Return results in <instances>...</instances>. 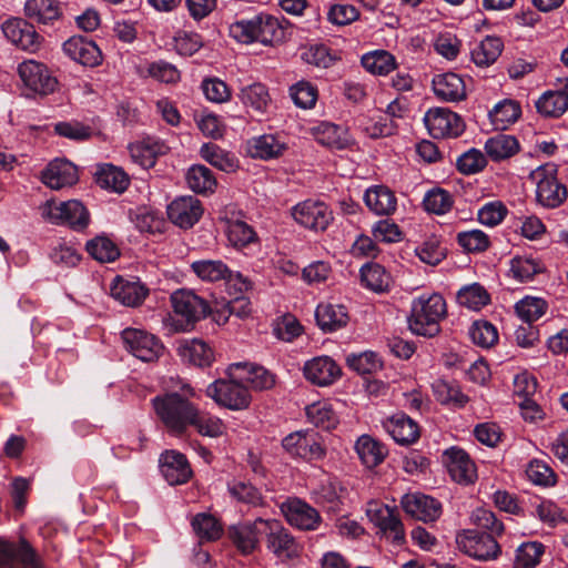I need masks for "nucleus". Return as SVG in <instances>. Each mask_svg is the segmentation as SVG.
<instances>
[{
    "label": "nucleus",
    "mask_w": 568,
    "mask_h": 568,
    "mask_svg": "<svg viewBox=\"0 0 568 568\" xmlns=\"http://www.w3.org/2000/svg\"><path fill=\"white\" fill-rule=\"evenodd\" d=\"M246 368L241 369L244 375V383L248 384L253 389H270L275 385V376L263 366L243 363Z\"/></svg>",
    "instance_id": "nucleus-51"
},
{
    "label": "nucleus",
    "mask_w": 568,
    "mask_h": 568,
    "mask_svg": "<svg viewBox=\"0 0 568 568\" xmlns=\"http://www.w3.org/2000/svg\"><path fill=\"white\" fill-rule=\"evenodd\" d=\"M489 294L478 283L462 287L457 293L459 305L469 310L478 311L489 303Z\"/></svg>",
    "instance_id": "nucleus-50"
},
{
    "label": "nucleus",
    "mask_w": 568,
    "mask_h": 568,
    "mask_svg": "<svg viewBox=\"0 0 568 568\" xmlns=\"http://www.w3.org/2000/svg\"><path fill=\"white\" fill-rule=\"evenodd\" d=\"M539 114L546 118H559L568 109V79L565 90L547 91L535 103Z\"/></svg>",
    "instance_id": "nucleus-32"
},
{
    "label": "nucleus",
    "mask_w": 568,
    "mask_h": 568,
    "mask_svg": "<svg viewBox=\"0 0 568 568\" xmlns=\"http://www.w3.org/2000/svg\"><path fill=\"white\" fill-rule=\"evenodd\" d=\"M363 67L373 74L384 75L395 68V58L387 51L377 50L362 57Z\"/></svg>",
    "instance_id": "nucleus-52"
},
{
    "label": "nucleus",
    "mask_w": 568,
    "mask_h": 568,
    "mask_svg": "<svg viewBox=\"0 0 568 568\" xmlns=\"http://www.w3.org/2000/svg\"><path fill=\"white\" fill-rule=\"evenodd\" d=\"M186 182L191 190L196 193H211L216 186V180L212 171L204 165H193L186 173Z\"/></svg>",
    "instance_id": "nucleus-46"
},
{
    "label": "nucleus",
    "mask_w": 568,
    "mask_h": 568,
    "mask_svg": "<svg viewBox=\"0 0 568 568\" xmlns=\"http://www.w3.org/2000/svg\"><path fill=\"white\" fill-rule=\"evenodd\" d=\"M263 535L266 548L278 559L290 560L300 556L301 545L278 520L265 519Z\"/></svg>",
    "instance_id": "nucleus-8"
},
{
    "label": "nucleus",
    "mask_w": 568,
    "mask_h": 568,
    "mask_svg": "<svg viewBox=\"0 0 568 568\" xmlns=\"http://www.w3.org/2000/svg\"><path fill=\"white\" fill-rule=\"evenodd\" d=\"M255 23V42L267 45L278 42L283 39L284 29L281 27L278 20L273 16L256 14Z\"/></svg>",
    "instance_id": "nucleus-42"
},
{
    "label": "nucleus",
    "mask_w": 568,
    "mask_h": 568,
    "mask_svg": "<svg viewBox=\"0 0 568 568\" xmlns=\"http://www.w3.org/2000/svg\"><path fill=\"white\" fill-rule=\"evenodd\" d=\"M362 283L374 292H384L388 288L390 276L386 270L377 263H367L361 268Z\"/></svg>",
    "instance_id": "nucleus-45"
},
{
    "label": "nucleus",
    "mask_w": 568,
    "mask_h": 568,
    "mask_svg": "<svg viewBox=\"0 0 568 568\" xmlns=\"http://www.w3.org/2000/svg\"><path fill=\"white\" fill-rule=\"evenodd\" d=\"M201 156L213 166L224 172H233L237 168V161L233 155L213 143H205L200 150Z\"/></svg>",
    "instance_id": "nucleus-47"
},
{
    "label": "nucleus",
    "mask_w": 568,
    "mask_h": 568,
    "mask_svg": "<svg viewBox=\"0 0 568 568\" xmlns=\"http://www.w3.org/2000/svg\"><path fill=\"white\" fill-rule=\"evenodd\" d=\"M88 253L101 263L113 262L119 257L120 251L116 245L105 236H97L87 243Z\"/></svg>",
    "instance_id": "nucleus-56"
},
{
    "label": "nucleus",
    "mask_w": 568,
    "mask_h": 568,
    "mask_svg": "<svg viewBox=\"0 0 568 568\" xmlns=\"http://www.w3.org/2000/svg\"><path fill=\"white\" fill-rule=\"evenodd\" d=\"M286 150L287 144L274 134L255 136L247 142L248 154L265 161L282 156Z\"/></svg>",
    "instance_id": "nucleus-29"
},
{
    "label": "nucleus",
    "mask_w": 568,
    "mask_h": 568,
    "mask_svg": "<svg viewBox=\"0 0 568 568\" xmlns=\"http://www.w3.org/2000/svg\"><path fill=\"white\" fill-rule=\"evenodd\" d=\"M453 205V195L440 187L429 190L423 199V206L425 211L437 215L446 214L452 210Z\"/></svg>",
    "instance_id": "nucleus-49"
},
{
    "label": "nucleus",
    "mask_w": 568,
    "mask_h": 568,
    "mask_svg": "<svg viewBox=\"0 0 568 568\" xmlns=\"http://www.w3.org/2000/svg\"><path fill=\"white\" fill-rule=\"evenodd\" d=\"M22 83L34 93L47 95L54 92L58 81L49 69L34 60H26L18 65Z\"/></svg>",
    "instance_id": "nucleus-14"
},
{
    "label": "nucleus",
    "mask_w": 568,
    "mask_h": 568,
    "mask_svg": "<svg viewBox=\"0 0 568 568\" xmlns=\"http://www.w3.org/2000/svg\"><path fill=\"white\" fill-rule=\"evenodd\" d=\"M355 450L362 463L373 468L383 463L388 454L385 445L368 435L361 436L355 443Z\"/></svg>",
    "instance_id": "nucleus-34"
},
{
    "label": "nucleus",
    "mask_w": 568,
    "mask_h": 568,
    "mask_svg": "<svg viewBox=\"0 0 568 568\" xmlns=\"http://www.w3.org/2000/svg\"><path fill=\"white\" fill-rule=\"evenodd\" d=\"M400 504L407 515L424 523L435 521L442 515V504L427 495L407 494Z\"/></svg>",
    "instance_id": "nucleus-19"
},
{
    "label": "nucleus",
    "mask_w": 568,
    "mask_h": 568,
    "mask_svg": "<svg viewBox=\"0 0 568 568\" xmlns=\"http://www.w3.org/2000/svg\"><path fill=\"white\" fill-rule=\"evenodd\" d=\"M227 239L234 247L243 248L256 242L257 235L246 222L236 220L229 225Z\"/></svg>",
    "instance_id": "nucleus-58"
},
{
    "label": "nucleus",
    "mask_w": 568,
    "mask_h": 568,
    "mask_svg": "<svg viewBox=\"0 0 568 568\" xmlns=\"http://www.w3.org/2000/svg\"><path fill=\"white\" fill-rule=\"evenodd\" d=\"M503 48L500 38L487 36L471 49V60L478 67H488L498 59Z\"/></svg>",
    "instance_id": "nucleus-37"
},
{
    "label": "nucleus",
    "mask_w": 568,
    "mask_h": 568,
    "mask_svg": "<svg viewBox=\"0 0 568 568\" xmlns=\"http://www.w3.org/2000/svg\"><path fill=\"white\" fill-rule=\"evenodd\" d=\"M435 95L447 102H458L466 99V84L464 79L454 72L437 74L433 79Z\"/></svg>",
    "instance_id": "nucleus-27"
},
{
    "label": "nucleus",
    "mask_w": 568,
    "mask_h": 568,
    "mask_svg": "<svg viewBox=\"0 0 568 568\" xmlns=\"http://www.w3.org/2000/svg\"><path fill=\"white\" fill-rule=\"evenodd\" d=\"M0 567L43 568L40 558L26 539L18 542L0 537Z\"/></svg>",
    "instance_id": "nucleus-11"
},
{
    "label": "nucleus",
    "mask_w": 568,
    "mask_h": 568,
    "mask_svg": "<svg viewBox=\"0 0 568 568\" xmlns=\"http://www.w3.org/2000/svg\"><path fill=\"white\" fill-rule=\"evenodd\" d=\"M63 52L73 61L85 67H95L102 61V54L98 45L81 36L68 39L63 43Z\"/></svg>",
    "instance_id": "nucleus-24"
},
{
    "label": "nucleus",
    "mask_w": 568,
    "mask_h": 568,
    "mask_svg": "<svg viewBox=\"0 0 568 568\" xmlns=\"http://www.w3.org/2000/svg\"><path fill=\"white\" fill-rule=\"evenodd\" d=\"M160 468L170 485L185 484L192 476L186 457L175 450H166L160 456Z\"/></svg>",
    "instance_id": "nucleus-23"
},
{
    "label": "nucleus",
    "mask_w": 568,
    "mask_h": 568,
    "mask_svg": "<svg viewBox=\"0 0 568 568\" xmlns=\"http://www.w3.org/2000/svg\"><path fill=\"white\" fill-rule=\"evenodd\" d=\"M178 354L183 362L197 367L210 366L214 359L211 346L197 338L182 341L178 346Z\"/></svg>",
    "instance_id": "nucleus-30"
},
{
    "label": "nucleus",
    "mask_w": 568,
    "mask_h": 568,
    "mask_svg": "<svg viewBox=\"0 0 568 568\" xmlns=\"http://www.w3.org/2000/svg\"><path fill=\"white\" fill-rule=\"evenodd\" d=\"M469 336L476 345L484 348L493 346L498 341L496 327L486 321L475 322L469 329Z\"/></svg>",
    "instance_id": "nucleus-61"
},
{
    "label": "nucleus",
    "mask_w": 568,
    "mask_h": 568,
    "mask_svg": "<svg viewBox=\"0 0 568 568\" xmlns=\"http://www.w3.org/2000/svg\"><path fill=\"white\" fill-rule=\"evenodd\" d=\"M130 219L135 227L142 233L160 232L163 226V220L159 214L146 206H140L130 212Z\"/></svg>",
    "instance_id": "nucleus-53"
},
{
    "label": "nucleus",
    "mask_w": 568,
    "mask_h": 568,
    "mask_svg": "<svg viewBox=\"0 0 568 568\" xmlns=\"http://www.w3.org/2000/svg\"><path fill=\"white\" fill-rule=\"evenodd\" d=\"M306 416L310 423L325 430L336 427L338 418L327 402H317L306 407Z\"/></svg>",
    "instance_id": "nucleus-44"
},
{
    "label": "nucleus",
    "mask_w": 568,
    "mask_h": 568,
    "mask_svg": "<svg viewBox=\"0 0 568 568\" xmlns=\"http://www.w3.org/2000/svg\"><path fill=\"white\" fill-rule=\"evenodd\" d=\"M173 312L179 317L176 328L187 331L210 312L207 302L193 291L181 288L171 294Z\"/></svg>",
    "instance_id": "nucleus-6"
},
{
    "label": "nucleus",
    "mask_w": 568,
    "mask_h": 568,
    "mask_svg": "<svg viewBox=\"0 0 568 568\" xmlns=\"http://www.w3.org/2000/svg\"><path fill=\"white\" fill-rule=\"evenodd\" d=\"M283 448L292 456L306 460L322 459L326 454L322 437L314 430H298L282 440Z\"/></svg>",
    "instance_id": "nucleus-9"
},
{
    "label": "nucleus",
    "mask_w": 568,
    "mask_h": 568,
    "mask_svg": "<svg viewBox=\"0 0 568 568\" xmlns=\"http://www.w3.org/2000/svg\"><path fill=\"white\" fill-rule=\"evenodd\" d=\"M192 527L201 540L213 541L222 535L221 524L210 514H197L192 519Z\"/></svg>",
    "instance_id": "nucleus-55"
},
{
    "label": "nucleus",
    "mask_w": 568,
    "mask_h": 568,
    "mask_svg": "<svg viewBox=\"0 0 568 568\" xmlns=\"http://www.w3.org/2000/svg\"><path fill=\"white\" fill-rule=\"evenodd\" d=\"M239 98L246 108H251L260 114H264L266 112L271 102L267 88L260 82L243 87L240 91Z\"/></svg>",
    "instance_id": "nucleus-39"
},
{
    "label": "nucleus",
    "mask_w": 568,
    "mask_h": 568,
    "mask_svg": "<svg viewBox=\"0 0 568 568\" xmlns=\"http://www.w3.org/2000/svg\"><path fill=\"white\" fill-rule=\"evenodd\" d=\"M366 514L369 520L378 527L381 532L393 544L397 546L404 544V526L395 509L379 503H369Z\"/></svg>",
    "instance_id": "nucleus-12"
},
{
    "label": "nucleus",
    "mask_w": 568,
    "mask_h": 568,
    "mask_svg": "<svg viewBox=\"0 0 568 568\" xmlns=\"http://www.w3.org/2000/svg\"><path fill=\"white\" fill-rule=\"evenodd\" d=\"M112 296L126 306H138L146 297L148 290L139 282L118 280L111 286Z\"/></svg>",
    "instance_id": "nucleus-36"
},
{
    "label": "nucleus",
    "mask_w": 568,
    "mask_h": 568,
    "mask_svg": "<svg viewBox=\"0 0 568 568\" xmlns=\"http://www.w3.org/2000/svg\"><path fill=\"white\" fill-rule=\"evenodd\" d=\"M292 215L298 224L314 231H325L333 221V212L324 202L311 200L295 205Z\"/></svg>",
    "instance_id": "nucleus-15"
},
{
    "label": "nucleus",
    "mask_w": 568,
    "mask_h": 568,
    "mask_svg": "<svg viewBox=\"0 0 568 568\" xmlns=\"http://www.w3.org/2000/svg\"><path fill=\"white\" fill-rule=\"evenodd\" d=\"M26 16L39 23L48 24L61 16L55 0H28L24 6Z\"/></svg>",
    "instance_id": "nucleus-40"
},
{
    "label": "nucleus",
    "mask_w": 568,
    "mask_h": 568,
    "mask_svg": "<svg viewBox=\"0 0 568 568\" xmlns=\"http://www.w3.org/2000/svg\"><path fill=\"white\" fill-rule=\"evenodd\" d=\"M78 181L77 168L67 160H54L42 172V182L53 190L73 185Z\"/></svg>",
    "instance_id": "nucleus-25"
},
{
    "label": "nucleus",
    "mask_w": 568,
    "mask_h": 568,
    "mask_svg": "<svg viewBox=\"0 0 568 568\" xmlns=\"http://www.w3.org/2000/svg\"><path fill=\"white\" fill-rule=\"evenodd\" d=\"M290 94L295 105L302 109H311L317 100V90L307 81H300L292 85Z\"/></svg>",
    "instance_id": "nucleus-64"
},
{
    "label": "nucleus",
    "mask_w": 568,
    "mask_h": 568,
    "mask_svg": "<svg viewBox=\"0 0 568 568\" xmlns=\"http://www.w3.org/2000/svg\"><path fill=\"white\" fill-rule=\"evenodd\" d=\"M2 31L9 41L24 51L34 53L41 47L42 37L22 18L8 19L2 23Z\"/></svg>",
    "instance_id": "nucleus-17"
},
{
    "label": "nucleus",
    "mask_w": 568,
    "mask_h": 568,
    "mask_svg": "<svg viewBox=\"0 0 568 568\" xmlns=\"http://www.w3.org/2000/svg\"><path fill=\"white\" fill-rule=\"evenodd\" d=\"M517 315L527 325L540 318L546 311V302L538 297H525L515 305Z\"/></svg>",
    "instance_id": "nucleus-59"
},
{
    "label": "nucleus",
    "mask_w": 568,
    "mask_h": 568,
    "mask_svg": "<svg viewBox=\"0 0 568 568\" xmlns=\"http://www.w3.org/2000/svg\"><path fill=\"white\" fill-rule=\"evenodd\" d=\"M48 215L57 224H68L73 229H84L90 221L84 205L75 200L49 204Z\"/></svg>",
    "instance_id": "nucleus-18"
},
{
    "label": "nucleus",
    "mask_w": 568,
    "mask_h": 568,
    "mask_svg": "<svg viewBox=\"0 0 568 568\" xmlns=\"http://www.w3.org/2000/svg\"><path fill=\"white\" fill-rule=\"evenodd\" d=\"M424 123L434 139L457 138L465 131L463 119L446 108L429 109L424 115Z\"/></svg>",
    "instance_id": "nucleus-10"
},
{
    "label": "nucleus",
    "mask_w": 568,
    "mask_h": 568,
    "mask_svg": "<svg viewBox=\"0 0 568 568\" xmlns=\"http://www.w3.org/2000/svg\"><path fill=\"white\" fill-rule=\"evenodd\" d=\"M153 406L165 427L178 436L186 430L195 417L194 405L178 393L155 397Z\"/></svg>",
    "instance_id": "nucleus-3"
},
{
    "label": "nucleus",
    "mask_w": 568,
    "mask_h": 568,
    "mask_svg": "<svg viewBox=\"0 0 568 568\" xmlns=\"http://www.w3.org/2000/svg\"><path fill=\"white\" fill-rule=\"evenodd\" d=\"M519 115L520 106L513 100H504L489 111L491 123L499 130H505L509 124L516 122Z\"/></svg>",
    "instance_id": "nucleus-48"
},
{
    "label": "nucleus",
    "mask_w": 568,
    "mask_h": 568,
    "mask_svg": "<svg viewBox=\"0 0 568 568\" xmlns=\"http://www.w3.org/2000/svg\"><path fill=\"white\" fill-rule=\"evenodd\" d=\"M192 272L203 282H223L227 290L246 293L253 288L252 281L237 271L231 270L222 260L203 258L191 263Z\"/></svg>",
    "instance_id": "nucleus-4"
},
{
    "label": "nucleus",
    "mask_w": 568,
    "mask_h": 568,
    "mask_svg": "<svg viewBox=\"0 0 568 568\" xmlns=\"http://www.w3.org/2000/svg\"><path fill=\"white\" fill-rule=\"evenodd\" d=\"M315 318L323 332L331 333L345 327L349 316L344 305L327 303L316 307Z\"/></svg>",
    "instance_id": "nucleus-31"
},
{
    "label": "nucleus",
    "mask_w": 568,
    "mask_h": 568,
    "mask_svg": "<svg viewBox=\"0 0 568 568\" xmlns=\"http://www.w3.org/2000/svg\"><path fill=\"white\" fill-rule=\"evenodd\" d=\"M125 348L143 362H153L163 351L161 342L152 334L136 328H125L121 333Z\"/></svg>",
    "instance_id": "nucleus-13"
},
{
    "label": "nucleus",
    "mask_w": 568,
    "mask_h": 568,
    "mask_svg": "<svg viewBox=\"0 0 568 568\" xmlns=\"http://www.w3.org/2000/svg\"><path fill=\"white\" fill-rule=\"evenodd\" d=\"M314 136L322 145L343 150L348 145L347 131L343 126L329 122H322L313 129Z\"/></svg>",
    "instance_id": "nucleus-38"
},
{
    "label": "nucleus",
    "mask_w": 568,
    "mask_h": 568,
    "mask_svg": "<svg viewBox=\"0 0 568 568\" xmlns=\"http://www.w3.org/2000/svg\"><path fill=\"white\" fill-rule=\"evenodd\" d=\"M383 426L392 438L400 445H410L419 438L417 423L404 413L387 418Z\"/></svg>",
    "instance_id": "nucleus-26"
},
{
    "label": "nucleus",
    "mask_w": 568,
    "mask_h": 568,
    "mask_svg": "<svg viewBox=\"0 0 568 568\" xmlns=\"http://www.w3.org/2000/svg\"><path fill=\"white\" fill-rule=\"evenodd\" d=\"M444 464L450 477L459 484H470L476 477V467L468 454L457 447H452L444 453Z\"/></svg>",
    "instance_id": "nucleus-20"
},
{
    "label": "nucleus",
    "mask_w": 568,
    "mask_h": 568,
    "mask_svg": "<svg viewBox=\"0 0 568 568\" xmlns=\"http://www.w3.org/2000/svg\"><path fill=\"white\" fill-rule=\"evenodd\" d=\"M457 242L469 253L484 252L489 246L488 235L480 230H470L458 233Z\"/></svg>",
    "instance_id": "nucleus-63"
},
{
    "label": "nucleus",
    "mask_w": 568,
    "mask_h": 568,
    "mask_svg": "<svg viewBox=\"0 0 568 568\" xmlns=\"http://www.w3.org/2000/svg\"><path fill=\"white\" fill-rule=\"evenodd\" d=\"M545 552V546L539 541L523 542L516 549L515 568H535Z\"/></svg>",
    "instance_id": "nucleus-54"
},
{
    "label": "nucleus",
    "mask_w": 568,
    "mask_h": 568,
    "mask_svg": "<svg viewBox=\"0 0 568 568\" xmlns=\"http://www.w3.org/2000/svg\"><path fill=\"white\" fill-rule=\"evenodd\" d=\"M265 519L257 518L252 524L234 525L229 529V537L242 554L252 552L258 542V535H263Z\"/></svg>",
    "instance_id": "nucleus-28"
},
{
    "label": "nucleus",
    "mask_w": 568,
    "mask_h": 568,
    "mask_svg": "<svg viewBox=\"0 0 568 568\" xmlns=\"http://www.w3.org/2000/svg\"><path fill=\"white\" fill-rule=\"evenodd\" d=\"M433 389L437 400L442 404H453L457 407H463L468 402V397L453 382L439 379L433 384Z\"/></svg>",
    "instance_id": "nucleus-57"
},
{
    "label": "nucleus",
    "mask_w": 568,
    "mask_h": 568,
    "mask_svg": "<svg viewBox=\"0 0 568 568\" xmlns=\"http://www.w3.org/2000/svg\"><path fill=\"white\" fill-rule=\"evenodd\" d=\"M530 180L536 183L537 202L545 207L560 206L567 199V189L557 179L555 164H545L531 171Z\"/></svg>",
    "instance_id": "nucleus-5"
},
{
    "label": "nucleus",
    "mask_w": 568,
    "mask_h": 568,
    "mask_svg": "<svg viewBox=\"0 0 568 568\" xmlns=\"http://www.w3.org/2000/svg\"><path fill=\"white\" fill-rule=\"evenodd\" d=\"M367 207L377 215H389L396 210V197L386 186L369 187L364 195Z\"/></svg>",
    "instance_id": "nucleus-33"
},
{
    "label": "nucleus",
    "mask_w": 568,
    "mask_h": 568,
    "mask_svg": "<svg viewBox=\"0 0 568 568\" xmlns=\"http://www.w3.org/2000/svg\"><path fill=\"white\" fill-rule=\"evenodd\" d=\"M347 365L361 375L372 374L382 367L378 355L374 352L351 354L346 358Z\"/></svg>",
    "instance_id": "nucleus-60"
},
{
    "label": "nucleus",
    "mask_w": 568,
    "mask_h": 568,
    "mask_svg": "<svg viewBox=\"0 0 568 568\" xmlns=\"http://www.w3.org/2000/svg\"><path fill=\"white\" fill-rule=\"evenodd\" d=\"M201 202L194 196H181L168 206V216L172 223L182 227H192L202 216Z\"/></svg>",
    "instance_id": "nucleus-21"
},
{
    "label": "nucleus",
    "mask_w": 568,
    "mask_h": 568,
    "mask_svg": "<svg viewBox=\"0 0 568 568\" xmlns=\"http://www.w3.org/2000/svg\"><path fill=\"white\" fill-rule=\"evenodd\" d=\"M286 521L300 530H316L322 521L318 511L300 498H288L281 504Z\"/></svg>",
    "instance_id": "nucleus-16"
},
{
    "label": "nucleus",
    "mask_w": 568,
    "mask_h": 568,
    "mask_svg": "<svg viewBox=\"0 0 568 568\" xmlns=\"http://www.w3.org/2000/svg\"><path fill=\"white\" fill-rule=\"evenodd\" d=\"M446 314V302L440 294H423L412 301L408 327L415 335L434 337L440 332L439 323Z\"/></svg>",
    "instance_id": "nucleus-1"
},
{
    "label": "nucleus",
    "mask_w": 568,
    "mask_h": 568,
    "mask_svg": "<svg viewBox=\"0 0 568 568\" xmlns=\"http://www.w3.org/2000/svg\"><path fill=\"white\" fill-rule=\"evenodd\" d=\"M485 151L493 161H501L519 151V143L514 135L496 134L485 143Z\"/></svg>",
    "instance_id": "nucleus-41"
},
{
    "label": "nucleus",
    "mask_w": 568,
    "mask_h": 568,
    "mask_svg": "<svg viewBox=\"0 0 568 568\" xmlns=\"http://www.w3.org/2000/svg\"><path fill=\"white\" fill-rule=\"evenodd\" d=\"M458 549L467 556L480 560H495L500 555V546L496 539L476 529H464L456 536Z\"/></svg>",
    "instance_id": "nucleus-7"
},
{
    "label": "nucleus",
    "mask_w": 568,
    "mask_h": 568,
    "mask_svg": "<svg viewBox=\"0 0 568 568\" xmlns=\"http://www.w3.org/2000/svg\"><path fill=\"white\" fill-rule=\"evenodd\" d=\"M526 475L530 481L539 486H554L556 484V474L544 460H531L526 468Z\"/></svg>",
    "instance_id": "nucleus-62"
},
{
    "label": "nucleus",
    "mask_w": 568,
    "mask_h": 568,
    "mask_svg": "<svg viewBox=\"0 0 568 568\" xmlns=\"http://www.w3.org/2000/svg\"><path fill=\"white\" fill-rule=\"evenodd\" d=\"M97 183L103 187L118 193L126 190L130 180L128 174L120 168L112 164H104L100 166L97 172Z\"/></svg>",
    "instance_id": "nucleus-43"
},
{
    "label": "nucleus",
    "mask_w": 568,
    "mask_h": 568,
    "mask_svg": "<svg viewBox=\"0 0 568 568\" xmlns=\"http://www.w3.org/2000/svg\"><path fill=\"white\" fill-rule=\"evenodd\" d=\"M166 146L160 141L144 140L130 144V156L143 169H150L155 164L158 155L164 154Z\"/></svg>",
    "instance_id": "nucleus-35"
},
{
    "label": "nucleus",
    "mask_w": 568,
    "mask_h": 568,
    "mask_svg": "<svg viewBox=\"0 0 568 568\" xmlns=\"http://www.w3.org/2000/svg\"><path fill=\"white\" fill-rule=\"evenodd\" d=\"M246 368L242 363H233L226 369V378H220L211 383L206 388V395L216 404L229 409L240 410L248 406L251 396L244 385V375L241 369Z\"/></svg>",
    "instance_id": "nucleus-2"
},
{
    "label": "nucleus",
    "mask_w": 568,
    "mask_h": 568,
    "mask_svg": "<svg viewBox=\"0 0 568 568\" xmlns=\"http://www.w3.org/2000/svg\"><path fill=\"white\" fill-rule=\"evenodd\" d=\"M303 373L312 384L328 386L339 377L341 368L329 356H318L305 363Z\"/></svg>",
    "instance_id": "nucleus-22"
}]
</instances>
